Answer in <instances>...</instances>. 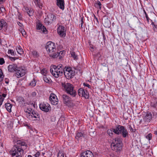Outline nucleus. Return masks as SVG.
Here are the masks:
<instances>
[{
	"mask_svg": "<svg viewBox=\"0 0 157 157\" xmlns=\"http://www.w3.org/2000/svg\"><path fill=\"white\" fill-rule=\"evenodd\" d=\"M17 143L10 151V154L12 157H22L23 149L26 148L27 144L22 140H17Z\"/></svg>",
	"mask_w": 157,
	"mask_h": 157,
	"instance_id": "obj_1",
	"label": "nucleus"
},
{
	"mask_svg": "<svg viewBox=\"0 0 157 157\" xmlns=\"http://www.w3.org/2000/svg\"><path fill=\"white\" fill-rule=\"evenodd\" d=\"M52 67V68L50 69V71L55 78H57L63 75L64 73V67L62 64H59L57 66L53 65Z\"/></svg>",
	"mask_w": 157,
	"mask_h": 157,
	"instance_id": "obj_2",
	"label": "nucleus"
},
{
	"mask_svg": "<svg viewBox=\"0 0 157 157\" xmlns=\"http://www.w3.org/2000/svg\"><path fill=\"white\" fill-rule=\"evenodd\" d=\"M62 86L63 90L67 94L72 97L76 96V91L74 90V87L72 84L69 83L64 82L62 83Z\"/></svg>",
	"mask_w": 157,
	"mask_h": 157,
	"instance_id": "obj_3",
	"label": "nucleus"
},
{
	"mask_svg": "<svg viewBox=\"0 0 157 157\" xmlns=\"http://www.w3.org/2000/svg\"><path fill=\"white\" fill-rule=\"evenodd\" d=\"M111 148L114 151L118 152L122 148V141L119 138L115 139L111 144Z\"/></svg>",
	"mask_w": 157,
	"mask_h": 157,
	"instance_id": "obj_4",
	"label": "nucleus"
},
{
	"mask_svg": "<svg viewBox=\"0 0 157 157\" xmlns=\"http://www.w3.org/2000/svg\"><path fill=\"white\" fill-rule=\"evenodd\" d=\"M113 132L115 134L119 135L121 134L123 137H126L128 136V132L127 129L124 126L117 125L115 129H113Z\"/></svg>",
	"mask_w": 157,
	"mask_h": 157,
	"instance_id": "obj_5",
	"label": "nucleus"
},
{
	"mask_svg": "<svg viewBox=\"0 0 157 157\" xmlns=\"http://www.w3.org/2000/svg\"><path fill=\"white\" fill-rule=\"evenodd\" d=\"M64 74L66 78L68 79L74 77L75 75V72L70 67H64Z\"/></svg>",
	"mask_w": 157,
	"mask_h": 157,
	"instance_id": "obj_6",
	"label": "nucleus"
},
{
	"mask_svg": "<svg viewBox=\"0 0 157 157\" xmlns=\"http://www.w3.org/2000/svg\"><path fill=\"white\" fill-rule=\"evenodd\" d=\"M48 53L50 56L52 57L53 58H56L59 56H60V55H62L64 51L63 50L62 51H59V52H56L53 51V50H48Z\"/></svg>",
	"mask_w": 157,
	"mask_h": 157,
	"instance_id": "obj_7",
	"label": "nucleus"
},
{
	"mask_svg": "<svg viewBox=\"0 0 157 157\" xmlns=\"http://www.w3.org/2000/svg\"><path fill=\"white\" fill-rule=\"evenodd\" d=\"M39 107L42 110L47 112L51 109L50 105L48 103H41L39 105Z\"/></svg>",
	"mask_w": 157,
	"mask_h": 157,
	"instance_id": "obj_8",
	"label": "nucleus"
},
{
	"mask_svg": "<svg viewBox=\"0 0 157 157\" xmlns=\"http://www.w3.org/2000/svg\"><path fill=\"white\" fill-rule=\"evenodd\" d=\"M78 94L79 96L84 97L86 99H88L89 96L88 93L86 91L82 88H80L78 90Z\"/></svg>",
	"mask_w": 157,
	"mask_h": 157,
	"instance_id": "obj_9",
	"label": "nucleus"
},
{
	"mask_svg": "<svg viewBox=\"0 0 157 157\" xmlns=\"http://www.w3.org/2000/svg\"><path fill=\"white\" fill-rule=\"evenodd\" d=\"M15 74V76L17 78H20L24 75L25 74V70L21 68H17Z\"/></svg>",
	"mask_w": 157,
	"mask_h": 157,
	"instance_id": "obj_10",
	"label": "nucleus"
},
{
	"mask_svg": "<svg viewBox=\"0 0 157 157\" xmlns=\"http://www.w3.org/2000/svg\"><path fill=\"white\" fill-rule=\"evenodd\" d=\"M65 30L64 27L62 25H59L57 29L58 34L62 37H64L66 35Z\"/></svg>",
	"mask_w": 157,
	"mask_h": 157,
	"instance_id": "obj_11",
	"label": "nucleus"
},
{
	"mask_svg": "<svg viewBox=\"0 0 157 157\" xmlns=\"http://www.w3.org/2000/svg\"><path fill=\"white\" fill-rule=\"evenodd\" d=\"M49 99L52 105H56L57 104L58 100L56 96L54 94H52L50 96Z\"/></svg>",
	"mask_w": 157,
	"mask_h": 157,
	"instance_id": "obj_12",
	"label": "nucleus"
},
{
	"mask_svg": "<svg viewBox=\"0 0 157 157\" xmlns=\"http://www.w3.org/2000/svg\"><path fill=\"white\" fill-rule=\"evenodd\" d=\"M7 23L4 19L0 20V30L3 29L6 31L7 30Z\"/></svg>",
	"mask_w": 157,
	"mask_h": 157,
	"instance_id": "obj_13",
	"label": "nucleus"
},
{
	"mask_svg": "<svg viewBox=\"0 0 157 157\" xmlns=\"http://www.w3.org/2000/svg\"><path fill=\"white\" fill-rule=\"evenodd\" d=\"M151 107L157 110V97H153L152 99L150 104Z\"/></svg>",
	"mask_w": 157,
	"mask_h": 157,
	"instance_id": "obj_14",
	"label": "nucleus"
},
{
	"mask_svg": "<svg viewBox=\"0 0 157 157\" xmlns=\"http://www.w3.org/2000/svg\"><path fill=\"white\" fill-rule=\"evenodd\" d=\"M62 98L64 103L67 105L71 101V98L66 94H63Z\"/></svg>",
	"mask_w": 157,
	"mask_h": 157,
	"instance_id": "obj_15",
	"label": "nucleus"
},
{
	"mask_svg": "<svg viewBox=\"0 0 157 157\" xmlns=\"http://www.w3.org/2000/svg\"><path fill=\"white\" fill-rule=\"evenodd\" d=\"M36 29L37 30L42 31L43 33H45V32L47 31L46 28L40 23L37 24L36 25Z\"/></svg>",
	"mask_w": 157,
	"mask_h": 157,
	"instance_id": "obj_16",
	"label": "nucleus"
},
{
	"mask_svg": "<svg viewBox=\"0 0 157 157\" xmlns=\"http://www.w3.org/2000/svg\"><path fill=\"white\" fill-rule=\"evenodd\" d=\"M152 115L151 112H147L146 116L144 118V121L145 122H149L151 120Z\"/></svg>",
	"mask_w": 157,
	"mask_h": 157,
	"instance_id": "obj_17",
	"label": "nucleus"
},
{
	"mask_svg": "<svg viewBox=\"0 0 157 157\" xmlns=\"http://www.w3.org/2000/svg\"><path fill=\"white\" fill-rule=\"evenodd\" d=\"M81 157H94V155L91 151L87 150L81 154Z\"/></svg>",
	"mask_w": 157,
	"mask_h": 157,
	"instance_id": "obj_18",
	"label": "nucleus"
},
{
	"mask_svg": "<svg viewBox=\"0 0 157 157\" xmlns=\"http://www.w3.org/2000/svg\"><path fill=\"white\" fill-rule=\"evenodd\" d=\"M57 5L61 10L64 9V0H56Z\"/></svg>",
	"mask_w": 157,
	"mask_h": 157,
	"instance_id": "obj_19",
	"label": "nucleus"
},
{
	"mask_svg": "<svg viewBox=\"0 0 157 157\" xmlns=\"http://www.w3.org/2000/svg\"><path fill=\"white\" fill-rule=\"evenodd\" d=\"M17 68V66L16 64L10 65L8 67V71L10 72H13L16 71Z\"/></svg>",
	"mask_w": 157,
	"mask_h": 157,
	"instance_id": "obj_20",
	"label": "nucleus"
},
{
	"mask_svg": "<svg viewBox=\"0 0 157 157\" xmlns=\"http://www.w3.org/2000/svg\"><path fill=\"white\" fill-rule=\"evenodd\" d=\"M45 47L46 49H54L56 46L54 43L50 41L47 42Z\"/></svg>",
	"mask_w": 157,
	"mask_h": 157,
	"instance_id": "obj_21",
	"label": "nucleus"
},
{
	"mask_svg": "<svg viewBox=\"0 0 157 157\" xmlns=\"http://www.w3.org/2000/svg\"><path fill=\"white\" fill-rule=\"evenodd\" d=\"M30 115H29L28 118L29 119H31L32 118L34 117L36 118H39L40 117V115L37 112L33 111Z\"/></svg>",
	"mask_w": 157,
	"mask_h": 157,
	"instance_id": "obj_22",
	"label": "nucleus"
},
{
	"mask_svg": "<svg viewBox=\"0 0 157 157\" xmlns=\"http://www.w3.org/2000/svg\"><path fill=\"white\" fill-rule=\"evenodd\" d=\"M48 18L49 19L51 22L56 21V17L52 13L49 14L48 15Z\"/></svg>",
	"mask_w": 157,
	"mask_h": 157,
	"instance_id": "obj_23",
	"label": "nucleus"
},
{
	"mask_svg": "<svg viewBox=\"0 0 157 157\" xmlns=\"http://www.w3.org/2000/svg\"><path fill=\"white\" fill-rule=\"evenodd\" d=\"M5 107L7 111L10 113L11 112V108L12 105L9 103H6L5 105Z\"/></svg>",
	"mask_w": 157,
	"mask_h": 157,
	"instance_id": "obj_24",
	"label": "nucleus"
},
{
	"mask_svg": "<svg viewBox=\"0 0 157 157\" xmlns=\"http://www.w3.org/2000/svg\"><path fill=\"white\" fill-rule=\"evenodd\" d=\"M25 112L27 113L26 114V116L28 118L29 115H30L32 113H33V112L34 110L31 108H28L26 109V110H25Z\"/></svg>",
	"mask_w": 157,
	"mask_h": 157,
	"instance_id": "obj_25",
	"label": "nucleus"
},
{
	"mask_svg": "<svg viewBox=\"0 0 157 157\" xmlns=\"http://www.w3.org/2000/svg\"><path fill=\"white\" fill-rule=\"evenodd\" d=\"M35 4L40 9H42V4L40 2V0H33Z\"/></svg>",
	"mask_w": 157,
	"mask_h": 157,
	"instance_id": "obj_26",
	"label": "nucleus"
},
{
	"mask_svg": "<svg viewBox=\"0 0 157 157\" xmlns=\"http://www.w3.org/2000/svg\"><path fill=\"white\" fill-rule=\"evenodd\" d=\"M25 10L29 16H31L33 15L34 12L32 9H29L28 8L26 7L25 8Z\"/></svg>",
	"mask_w": 157,
	"mask_h": 157,
	"instance_id": "obj_27",
	"label": "nucleus"
},
{
	"mask_svg": "<svg viewBox=\"0 0 157 157\" xmlns=\"http://www.w3.org/2000/svg\"><path fill=\"white\" fill-rule=\"evenodd\" d=\"M101 2L99 1H97V2L94 3V6L96 8H98L100 10L101 8Z\"/></svg>",
	"mask_w": 157,
	"mask_h": 157,
	"instance_id": "obj_28",
	"label": "nucleus"
},
{
	"mask_svg": "<svg viewBox=\"0 0 157 157\" xmlns=\"http://www.w3.org/2000/svg\"><path fill=\"white\" fill-rule=\"evenodd\" d=\"M83 137V134L81 132H78L77 133L76 136H75V138L77 140L79 139H82Z\"/></svg>",
	"mask_w": 157,
	"mask_h": 157,
	"instance_id": "obj_29",
	"label": "nucleus"
},
{
	"mask_svg": "<svg viewBox=\"0 0 157 157\" xmlns=\"http://www.w3.org/2000/svg\"><path fill=\"white\" fill-rule=\"evenodd\" d=\"M114 129V128H112V129H108L107 131V133L109 135V136H113V129Z\"/></svg>",
	"mask_w": 157,
	"mask_h": 157,
	"instance_id": "obj_30",
	"label": "nucleus"
},
{
	"mask_svg": "<svg viewBox=\"0 0 157 157\" xmlns=\"http://www.w3.org/2000/svg\"><path fill=\"white\" fill-rule=\"evenodd\" d=\"M36 81L34 78L29 83V85L32 86H35L36 85Z\"/></svg>",
	"mask_w": 157,
	"mask_h": 157,
	"instance_id": "obj_31",
	"label": "nucleus"
},
{
	"mask_svg": "<svg viewBox=\"0 0 157 157\" xmlns=\"http://www.w3.org/2000/svg\"><path fill=\"white\" fill-rule=\"evenodd\" d=\"M64 153L63 151L61 150L59 151L58 154V157H64Z\"/></svg>",
	"mask_w": 157,
	"mask_h": 157,
	"instance_id": "obj_32",
	"label": "nucleus"
},
{
	"mask_svg": "<svg viewBox=\"0 0 157 157\" xmlns=\"http://www.w3.org/2000/svg\"><path fill=\"white\" fill-rule=\"evenodd\" d=\"M48 71L46 69H43L41 71V73L45 76L48 73Z\"/></svg>",
	"mask_w": 157,
	"mask_h": 157,
	"instance_id": "obj_33",
	"label": "nucleus"
},
{
	"mask_svg": "<svg viewBox=\"0 0 157 157\" xmlns=\"http://www.w3.org/2000/svg\"><path fill=\"white\" fill-rule=\"evenodd\" d=\"M70 53L71 56L72 57L75 59L76 58L77 56L75 52H73V51H72L71 52H70Z\"/></svg>",
	"mask_w": 157,
	"mask_h": 157,
	"instance_id": "obj_34",
	"label": "nucleus"
},
{
	"mask_svg": "<svg viewBox=\"0 0 157 157\" xmlns=\"http://www.w3.org/2000/svg\"><path fill=\"white\" fill-rule=\"evenodd\" d=\"M43 79L44 81L46 83H49L50 82V79L49 78H48L46 76H44L43 77Z\"/></svg>",
	"mask_w": 157,
	"mask_h": 157,
	"instance_id": "obj_35",
	"label": "nucleus"
},
{
	"mask_svg": "<svg viewBox=\"0 0 157 157\" xmlns=\"http://www.w3.org/2000/svg\"><path fill=\"white\" fill-rule=\"evenodd\" d=\"M151 25H153V27L154 30L155 32L157 31V25H155L154 22H152Z\"/></svg>",
	"mask_w": 157,
	"mask_h": 157,
	"instance_id": "obj_36",
	"label": "nucleus"
},
{
	"mask_svg": "<svg viewBox=\"0 0 157 157\" xmlns=\"http://www.w3.org/2000/svg\"><path fill=\"white\" fill-rule=\"evenodd\" d=\"M4 78V75L2 72L1 69H0V82H1Z\"/></svg>",
	"mask_w": 157,
	"mask_h": 157,
	"instance_id": "obj_37",
	"label": "nucleus"
},
{
	"mask_svg": "<svg viewBox=\"0 0 157 157\" xmlns=\"http://www.w3.org/2000/svg\"><path fill=\"white\" fill-rule=\"evenodd\" d=\"M17 100L19 102H24L25 101V100L24 98L21 97H19L17 98Z\"/></svg>",
	"mask_w": 157,
	"mask_h": 157,
	"instance_id": "obj_38",
	"label": "nucleus"
},
{
	"mask_svg": "<svg viewBox=\"0 0 157 157\" xmlns=\"http://www.w3.org/2000/svg\"><path fill=\"white\" fill-rule=\"evenodd\" d=\"M8 53L10 54L12 56H15V54L13 50H9Z\"/></svg>",
	"mask_w": 157,
	"mask_h": 157,
	"instance_id": "obj_39",
	"label": "nucleus"
},
{
	"mask_svg": "<svg viewBox=\"0 0 157 157\" xmlns=\"http://www.w3.org/2000/svg\"><path fill=\"white\" fill-rule=\"evenodd\" d=\"M128 126V128L131 132H136V129H133L131 125H129Z\"/></svg>",
	"mask_w": 157,
	"mask_h": 157,
	"instance_id": "obj_40",
	"label": "nucleus"
},
{
	"mask_svg": "<svg viewBox=\"0 0 157 157\" xmlns=\"http://www.w3.org/2000/svg\"><path fill=\"white\" fill-rule=\"evenodd\" d=\"M152 134L151 133L148 134L147 136H146V138L148 140H150L152 138Z\"/></svg>",
	"mask_w": 157,
	"mask_h": 157,
	"instance_id": "obj_41",
	"label": "nucleus"
},
{
	"mask_svg": "<svg viewBox=\"0 0 157 157\" xmlns=\"http://www.w3.org/2000/svg\"><path fill=\"white\" fill-rule=\"evenodd\" d=\"M44 21L45 24L48 25L50 23H51L50 21V20H49V19H48V18H45L44 20Z\"/></svg>",
	"mask_w": 157,
	"mask_h": 157,
	"instance_id": "obj_42",
	"label": "nucleus"
},
{
	"mask_svg": "<svg viewBox=\"0 0 157 157\" xmlns=\"http://www.w3.org/2000/svg\"><path fill=\"white\" fill-rule=\"evenodd\" d=\"M144 12L145 14V17H146V18L147 19V22H149V20H150V18H149V17H148V16H147V15L146 13V12L145 10H144Z\"/></svg>",
	"mask_w": 157,
	"mask_h": 157,
	"instance_id": "obj_43",
	"label": "nucleus"
},
{
	"mask_svg": "<svg viewBox=\"0 0 157 157\" xmlns=\"http://www.w3.org/2000/svg\"><path fill=\"white\" fill-rule=\"evenodd\" d=\"M17 13H18L17 15H18V18L20 20H21L22 18V16L21 15V13H20L18 10L17 11Z\"/></svg>",
	"mask_w": 157,
	"mask_h": 157,
	"instance_id": "obj_44",
	"label": "nucleus"
},
{
	"mask_svg": "<svg viewBox=\"0 0 157 157\" xmlns=\"http://www.w3.org/2000/svg\"><path fill=\"white\" fill-rule=\"evenodd\" d=\"M17 53L20 55H22L24 53L23 50H16Z\"/></svg>",
	"mask_w": 157,
	"mask_h": 157,
	"instance_id": "obj_45",
	"label": "nucleus"
},
{
	"mask_svg": "<svg viewBox=\"0 0 157 157\" xmlns=\"http://www.w3.org/2000/svg\"><path fill=\"white\" fill-rule=\"evenodd\" d=\"M21 33L22 35L23 36H25L26 35V32H25V31L24 29H22L21 30Z\"/></svg>",
	"mask_w": 157,
	"mask_h": 157,
	"instance_id": "obj_46",
	"label": "nucleus"
},
{
	"mask_svg": "<svg viewBox=\"0 0 157 157\" xmlns=\"http://www.w3.org/2000/svg\"><path fill=\"white\" fill-rule=\"evenodd\" d=\"M5 63L4 59L3 58H0V64L2 65Z\"/></svg>",
	"mask_w": 157,
	"mask_h": 157,
	"instance_id": "obj_47",
	"label": "nucleus"
},
{
	"mask_svg": "<svg viewBox=\"0 0 157 157\" xmlns=\"http://www.w3.org/2000/svg\"><path fill=\"white\" fill-rule=\"evenodd\" d=\"M4 98L1 97L0 98V107H1V105H2V102L4 100Z\"/></svg>",
	"mask_w": 157,
	"mask_h": 157,
	"instance_id": "obj_48",
	"label": "nucleus"
},
{
	"mask_svg": "<svg viewBox=\"0 0 157 157\" xmlns=\"http://www.w3.org/2000/svg\"><path fill=\"white\" fill-rule=\"evenodd\" d=\"M83 17H81V19L80 25H81V28L82 29L83 28L82 25H83Z\"/></svg>",
	"mask_w": 157,
	"mask_h": 157,
	"instance_id": "obj_49",
	"label": "nucleus"
},
{
	"mask_svg": "<svg viewBox=\"0 0 157 157\" xmlns=\"http://www.w3.org/2000/svg\"><path fill=\"white\" fill-rule=\"evenodd\" d=\"M32 53L33 55L34 56H37V53L36 51L35 50H33L32 52Z\"/></svg>",
	"mask_w": 157,
	"mask_h": 157,
	"instance_id": "obj_50",
	"label": "nucleus"
},
{
	"mask_svg": "<svg viewBox=\"0 0 157 157\" xmlns=\"http://www.w3.org/2000/svg\"><path fill=\"white\" fill-rule=\"evenodd\" d=\"M83 85L89 88H90V86L88 84L85 83H83Z\"/></svg>",
	"mask_w": 157,
	"mask_h": 157,
	"instance_id": "obj_51",
	"label": "nucleus"
},
{
	"mask_svg": "<svg viewBox=\"0 0 157 157\" xmlns=\"http://www.w3.org/2000/svg\"><path fill=\"white\" fill-rule=\"evenodd\" d=\"M153 115L155 118H157V112H154L152 113Z\"/></svg>",
	"mask_w": 157,
	"mask_h": 157,
	"instance_id": "obj_52",
	"label": "nucleus"
},
{
	"mask_svg": "<svg viewBox=\"0 0 157 157\" xmlns=\"http://www.w3.org/2000/svg\"><path fill=\"white\" fill-rule=\"evenodd\" d=\"M40 155V152L38 151L34 155L35 157H39Z\"/></svg>",
	"mask_w": 157,
	"mask_h": 157,
	"instance_id": "obj_53",
	"label": "nucleus"
},
{
	"mask_svg": "<svg viewBox=\"0 0 157 157\" xmlns=\"http://www.w3.org/2000/svg\"><path fill=\"white\" fill-rule=\"evenodd\" d=\"M1 11L2 13H4L5 12L6 10L5 7H2L0 8Z\"/></svg>",
	"mask_w": 157,
	"mask_h": 157,
	"instance_id": "obj_54",
	"label": "nucleus"
},
{
	"mask_svg": "<svg viewBox=\"0 0 157 157\" xmlns=\"http://www.w3.org/2000/svg\"><path fill=\"white\" fill-rule=\"evenodd\" d=\"M102 36H103V40L104 41V42H105V40H106V37L105 36L104 34V33H102Z\"/></svg>",
	"mask_w": 157,
	"mask_h": 157,
	"instance_id": "obj_55",
	"label": "nucleus"
},
{
	"mask_svg": "<svg viewBox=\"0 0 157 157\" xmlns=\"http://www.w3.org/2000/svg\"><path fill=\"white\" fill-rule=\"evenodd\" d=\"M9 58L11 60H13V61H14L15 60V57H9Z\"/></svg>",
	"mask_w": 157,
	"mask_h": 157,
	"instance_id": "obj_56",
	"label": "nucleus"
},
{
	"mask_svg": "<svg viewBox=\"0 0 157 157\" xmlns=\"http://www.w3.org/2000/svg\"><path fill=\"white\" fill-rule=\"evenodd\" d=\"M94 33L98 35V36H99L100 34V33L99 32H98L96 31L95 32H94Z\"/></svg>",
	"mask_w": 157,
	"mask_h": 157,
	"instance_id": "obj_57",
	"label": "nucleus"
},
{
	"mask_svg": "<svg viewBox=\"0 0 157 157\" xmlns=\"http://www.w3.org/2000/svg\"><path fill=\"white\" fill-rule=\"evenodd\" d=\"M5 0H0V4H3L5 1Z\"/></svg>",
	"mask_w": 157,
	"mask_h": 157,
	"instance_id": "obj_58",
	"label": "nucleus"
},
{
	"mask_svg": "<svg viewBox=\"0 0 157 157\" xmlns=\"http://www.w3.org/2000/svg\"><path fill=\"white\" fill-rule=\"evenodd\" d=\"M109 155L110 157H114V155L113 154H109Z\"/></svg>",
	"mask_w": 157,
	"mask_h": 157,
	"instance_id": "obj_59",
	"label": "nucleus"
},
{
	"mask_svg": "<svg viewBox=\"0 0 157 157\" xmlns=\"http://www.w3.org/2000/svg\"><path fill=\"white\" fill-rule=\"evenodd\" d=\"M6 94H3L2 95V97H3V98H5L6 97Z\"/></svg>",
	"mask_w": 157,
	"mask_h": 157,
	"instance_id": "obj_60",
	"label": "nucleus"
},
{
	"mask_svg": "<svg viewBox=\"0 0 157 157\" xmlns=\"http://www.w3.org/2000/svg\"><path fill=\"white\" fill-rule=\"evenodd\" d=\"M154 133L155 135H157V130L154 131Z\"/></svg>",
	"mask_w": 157,
	"mask_h": 157,
	"instance_id": "obj_61",
	"label": "nucleus"
},
{
	"mask_svg": "<svg viewBox=\"0 0 157 157\" xmlns=\"http://www.w3.org/2000/svg\"><path fill=\"white\" fill-rule=\"evenodd\" d=\"M32 95H33V96L35 95H36L35 93L34 92H33L32 93Z\"/></svg>",
	"mask_w": 157,
	"mask_h": 157,
	"instance_id": "obj_62",
	"label": "nucleus"
},
{
	"mask_svg": "<svg viewBox=\"0 0 157 157\" xmlns=\"http://www.w3.org/2000/svg\"><path fill=\"white\" fill-rule=\"evenodd\" d=\"M103 23H104V25L105 26H107V25L105 23V22L104 21H103Z\"/></svg>",
	"mask_w": 157,
	"mask_h": 157,
	"instance_id": "obj_63",
	"label": "nucleus"
},
{
	"mask_svg": "<svg viewBox=\"0 0 157 157\" xmlns=\"http://www.w3.org/2000/svg\"><path fill=\"white\" fill-rule=\"evenodd\" d=\"M28 157H33L30 155H29L28 156Z\"/></svg>",
	"mask_w": 157,
	"mask_h": 157,
	"instance_id": "obj_64",
	"label": "nucleus"
}]
</instances>
